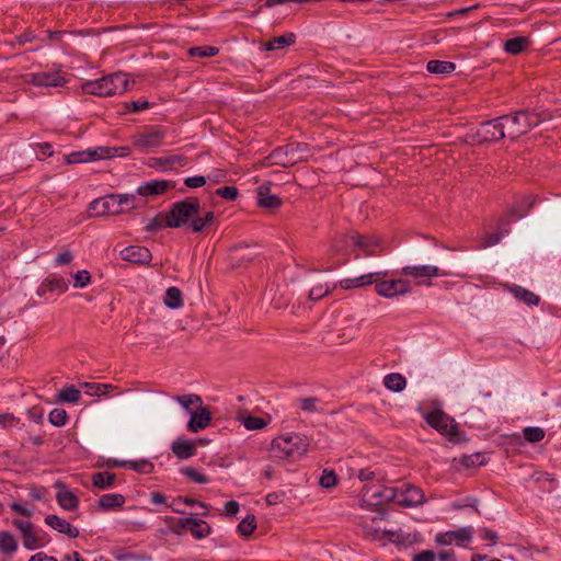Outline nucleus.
I'll return each instance as SVG.
<instances>
[{
	"label": "nucleus",
	"mask_w": 561,
	"mask_h": 561,
	"mask_svg": "<svg viewBox=\"0 0 561 561\" xmlns=\"http://www.w3.org/2000/svg\"><path fill=\"white\" fill-rule=\"evenodd\" d=\"M141 202L135 194H111L101 198L93 199L89 204V215L92 217L114 216L125 210L139 207Z\"/></svg>",
	"instance_id": "f257e3e1"
},
{
	"label": "nucleus",
	"mask_w": 561,
	"mask_h": 561,
	"mask_svg": "<svg viewBox=\"0 0 561 561\" xmlns=\"http://www.w3.org/2000/svg\"><path fill=\"white\" fill-rule=\"evenodd\" d=\"M309 447V440L300 434L282 435L272 440L273 456L287 461H296L302 457Z\"/></svg>",
	"instance_id": "f03ea898"
},
{
	"label": "nucleus",
	"mask_w": 561,
	"mask_h": 561,
	"mask_svg": "<svg viewBox=\"0 0 561 561\" xmlns=\"http://www.w3.org/2000/svg\"><path fill=\"white\" fill-rule=\"evenodd\" d=\"M129 78L124 72H114L98 80H90L82 84L85 94L98 96H112L128 90Z\"/></svg>",
	"instance_id": "7ed1b4c3"
},
{
	"label": "nucleus",
	"mask_w": 561,
	"mask_h": 561,
	"mask_svg": "<svg viewBox=\"0 0 561 561\" xmlns=\"http://www.w3.org/2000/svg\"><path fill=\"white\" fill-rule=\"evenodd\" d=\"M309 148L305 142H290L285 146L274 149L263 160V165H280L283 168H290L295 164L306 161L308 159Z\"/></svg>",
	"instance_id": "20e7f679"
},
{
	"label": "nucleus",
	"mask_w": 561,
	"mask_h": 561,
	"mask_svg": "<svg viewBox=\"0 0 561 561\" xmlns=\"http://www.w3.org/2000/svg\"><path fill=\"white\" fill-rule=\"evenodd\" d=\"M507 137L516 139L537 127L545 118L541 114L529 111H517L512 114L502 115Z\"/></svg>",
	"instance_id": "39448f33"
},
{
	"label": "nucleus",
	"mask_w": 561,
	"mask_h": 561,
	"mask_svg": "<svg viewBox=\"0 0 561 561\" xmlns=\"http://www.w3.org/2000/svg\"><path fill=\"white\" fill-rule=\"evenodd\" d=\"M201 211V203L197 197H187L184 201L175 202L171 205L164 216V225L169 228H180L188 226L192 217Z\"/></svg>",
	"instance_id": "423d86ee"
},
{
	"label": "nucleus",
	"mask_w": 561,
	"mask_h": 561,
	"mask_svg": "<svg viewBox=\"0 0 561 561\" xmlns=\"http://www.w3.org/2000/svg\"><path fill=\"white\" fill-rule=\"evenodd\" d=\"M427 424L450 442H457L458 426L447 413L440 409H434L425 415Z\"/></svg>",
	"instance_id": "0eeeda50"
},
{
	"label": "nucleus",
	"mask_w": 561,
	"mask_h": 561,
	"mask_svg": "<svg viewBox=\"0 0 561 561\" xmlns=\"http://www.w3.org/2000/svg\"><path fill=\"white\" fill-rule=\"evenodd\" d=\"M165 134L160 127H154L133 136V147L140 151H148L162 145Z\"/></svg>",
	"instance_id": "6e6552de"
},
{
	"label": "nucleus",
	"mask_w": 561,
	"mask_h": 561,
	"mask_svg": "<svg viewBox=\"0 0 561 561\" xmlns=\"http://www.w3.org/2000/svg\"><path fill=\"white\" fill-rule=\"evenodd\" d=\"M478 136L483 142H493L507 136L502 116L481 123Z\"/></svg>",
	"instance_id": "1a4fd4ad"
},
{
	"label": "nucleus",
	"mask_w": 561,
	"mask_h": 561,
	"mask_svg": "<svg viewBox=\"0 0 561 561\" xmlns=\"http://www.w3.org/2000/svg\"><path fill=\"white\" fill-rule=\"evenodd\" d=\"M374 284L377 294L386 298L404 295L411 290L410 283L407 279L401 278L391 280L379 278L378 280L374 282Z\"/></svg>",
	"instance_id": "9d476101"
},
{
	"label": "nucleus",
	"mask_w": 561,
	"mask_h": 561,
	"mask_svg": "<svg viewBox=\"0 0 561 561\" xmlns=\"http://www.w3.org/2000/svg\"><path fill=\"white\" fill-rule=\"evenodd\" d=\"M348 243L363 250L365 256L379 255L382 252L381 241L377 237L353 232L348 236Z\"/></svg>",
	"instance_id": "9b49d317"
},
{
	"label": "nucleus",
	"mask_w": 561,
	"mask_h": 561,
	"mask_svg": "<svg viewBox=\"0 0 561 561\" xmlns=\"http://www.w3.org/2000/svg\"><path fill=\"white\" fill-rule=\"evenodd\" d=\"M472 539V529L470 527H462L457 530H449L446 533H439L436 535V542L449 546L457 545L459 547H466Z\"/></svg>",
	"instance_id": "f8f14e48"
},
{
	"label": "nucleus",
	"mask_w": 561,
	"mask_h": 561,
	"mask_svg": "<svg viewBox=\"0 0 561 561\" xmlns=\"http://www.w3.org/2000/svg\"><path fill=\"white\" fill-rule=\"evenodd\" d=\"M175 187V182L170 180H151L137 188L140 196H158L162 195L171 188Z\"/></svg>",
	"instance_id": "ddd939ff"
},
{
	"label": "nucleus",
	"mask_w": 561,
	"mask_h": 561,
	"mask_svg": "<svg viewBox=\"0 0 561 561\" xmlns=\"http://www.w3.org/2000/svg\"><path fill=\"white\" fill-rule=\"evenodd\" d=\"M388 271H380L375 273H368L365 275H360L358 277L354 278H344L340 282V286L343 289H354L364 287L370 284H374V282L378 280L379 278H386L388 276Z\"/></svg>",
	"instance_id": "4468645a"
},
{
	"label": "nucleus",
	"mask_w": 561,
	"mask_h": 561,
	"mask_svg": "<svg viewBox=\"0 0 561 561\" xmlns=\"http://www.w3.org/2000/svg\"><path fill=\"white\" fill-rule=\"evenodd\" d=\"M110 149L98 147L92 150L72 152L67 157L68 163L90 162L98 159H107Z\"/></svg>",
	"instance_id": "2eb2a0df"
},
{
	"label": "nucleus",
	"mask_w": 561,
	"mask_h": 561,
	"mask_svg": "<svg viewBox=\"0 0 561 561\" xmlns=\"http://www.w3.org/2000/svg\"><path fill=\"white\" fill-rule=\"evenodd\" d=\"M121 256L124 261L136 263V264H146L152 257L149 249L146 247H141V245L126 247L124 250H122Z\"/></svg>",
	"instance_id": "dca6fc26"
},
{
	"label": "nucleus",
	"mask_w": 561,
	"mask_h": 561,
	"mask_svg": "<svg viewBox=\"0 0 561 561\" xmlns=\"http://www.w3.org/2000/svg\"><path fill=\"white\" fill-rule=\"evenodd\" d=\"M255 248V245L250 244L234 245L230 250V259L238 266L248 264L252 262L257 255Z\"/></svg>",
	"instance_id": "f3484780"
},
{
	"label": "nucleus",
	"mask_w": 561,
	"mask_h": 561,
	"mask_svg": "<svg viewBox=\"0 0 561 561\" xmlns=\"http://www.w3.org/2000/svg\"><path fill=\"white\" fill-rule=\"evenodd\" d=\"M45 524L60 534L67 535L69 538H77L79 529L72 526L68 520L55 515L48 514L45 517Z\"/></svg>",
	"instance_id": "a211bd4d"
},
{
	"label": "nucleus",
	"mask_w": 561,
	"mask_h": 561,
	"mask_svg": "<svg viewBox=\"0 0 561 561\" xmlns=\"http://www.w3.org/2000/svg\"><path fill=\"white\" fill-rule=\"evenodd\" d=\"M32 82L38 87H61L66 79L60 71H43L32 75Z\"/></svg>",
	"instance_id": "6ab92c4d"
},
{
	"label": "nucleus",
	"mask_w": 561,
	"mask_h": 561,
	"mask_svg": "<svg viewBox=\"0 0 561 561\" xmlns=\"http://www.w3.org/2000/svg\"><path fill=\"white\" fill-rule=\"evenodd\" d=\"M535 205V198L533 196H525L516 205H514L506 214L505 225L510 226V224L515 220L523 218L527 215L530 208Z\"/></svg>",
	"instance_id": "aec40b11"
},
{
	"label": "nucleus",
	"mask_w": 561,
	"mask_h": 561,
	"mask_svg": "<svg viewBox=\"0 0 561 561\" xmlns=\"http://www.w3.org/2000/svg\"><path fill=\"white\" fill-rule=\"evenodd\" d=\"M424 494L422 490L414 485H409L399 493L397 504L400 506L411 507L423 503Z\"/></svg>",
	"instance_id": "412c9836"
},
{
	"label": "nucleus",
	"mask_w": 561,
	"mask_h": 561,
	"mask_svg": "<svg viewBox=\"0 0 561 561\" xmlns=\"http://www.w3.org/2000/svg\"><path fill=\"white\" fill-rule=\"evenodd\" d=\"M257 205L261 208L274 210L283 205V201L279 196L271 194L270 186L261 185L257 188Z\"/></svg>",
	"instance_id": "4be33fe9"
},
{
	"label": "nucleus",
	"mask_w": 561,
	"mask_h": 561,
	"mask_svg": "<svg viewBox=\"0 0 561 561\" xmlns=\"http://www.w3.org/2000/svg\"><path fill=\"white\" fill-rule=\"evenodd\" d=\"M59 488L56 499L58 504L66 511H73L79 506V497L71 491L67 490L64 484L56 483Z\"/></svg>",
	"instance_id": "5701e85b"
},
{
	"label": "nucleus",
	"mask_w": 561,
	"mask_h": 561,
	"mask_svg": "<svg viewBox=\"0 0 561 561\" xmlns=\"http://www.w3.org/2000/svg\"><path fill=\"white\" fill-rule=\"evenodd\" d=\"M171 448L179 459H188L196 455V444L182 437L174 440Z\"/></svg>",
	"instance_id": "b1692460"
},
{
	"label": "nucleus",
	"mask_w": 561,
	"mask_h": 561,
	"mask_svg": "<svg viewBox=\"0 0 561 561\" xmlns=\"http://www.w3.org/2000/svg\"><path fill=\"white\" fill-rule=\"evenodd\" d=\"M211 422L210 412L205 408H199L198 411L194 412L191 420L187 423V430L197 433L201 430L207 427Z\"/></svg>",
	"instance_id": "393cba45"
},
{
	"label": "nucleus",
	"mask_w": 561,
	"mask_h": 561,
	"mask_svg": "<svg viewBox=\"0 0 561 561\" xmlns=\"http://www.w3.org/2000/svg\"><path fill=\"white\" fill-rule=\"evenodd\" d=\"M402 273L414 278H432L440 275L438 267L433 265H408L402 268Z\"/></svg>",
	"instance_id": "a878e982"
},
{
	"label": "nucleus",
	"mask_w": 561,
	"mask_h": 561,
	"mask_svg": "<svg viewBox=\"0 0 561 561\" xmlns=\"http://www.w3.org/2000/svg\"><path fill=\"white\" fill-rule=\"evenodd\" d=\"M46 290L64 294L68 290V280L61 276L51 275L42 283L38 295H43Z\"/></svg>",
	"instance_id": "bb28decb"
},
{
	"label": "nucleus",
	"mask_w": 561,
	"mask_h": 561,
	"mask_svg": "<svg viewBox=\"0 0 561 561\" xmlns=\"http://www.w3.org/2000/svg\"><path fill=\"white\" fill-rule=\"evenodd\" d=\"M23 546L27 550H35L42 548L47 545L48 540L37 533L34 528V525L22 536Z\"/></svg>",
	"instance_id": "cd10ccee"
},
{
	"label": "nucleus",
	"mask_w": 561,
	"mask_h": 561,
	"mask_svg": "<svg viewBox=\"0 0 561 561\" xmlns=\"http://www.w3.org/2000/svg\"><path fill=\"white\" fill-rule=\"evenodd\" d=\"M185 522L188 524L187 530H190L193 537L196 539H203L207 537L211 531L209 524L203 519L186 517Z\"/></svg>",
	"instance_id": "c85d7f7f"
},
{
	"label": "nucleus",
	"mask_w": 561,
	"mask_h": 561,
	"mask_svg": "<svg viewBox=\"0 0 561 561\" xmlns=\"http://www.w3.org/2000/svg\"><path fill=\"white\" fill-rule=\"evenodd\" d=\"M125 503V496L118 493L103 494L99 499V506L103 511L121 508Z\"/></svg>",
	"instance_id": "c756f323"
},
{
	"label": "nucleus",
	"mask_w": 561,
	"mask_h": 561,
	"mask_svg": "<svg viewBox=\"0 0 561 561\" xmlns=\"http://www.w3.org/2000/svg\"><path fill=\"white\" fill-rule=\"evenodd\" d=\"M296 35L294 33H286L284 35L274 37L273 39L268 41L264 44L265 50H275V49H282L285 47H288L293 44H295Z\"/></svg>",
	"instance_id": "7c9ffc66"
},
{
	"label": "nucleus",
	"mask_w": 561,
	"mask_h": 561,
	"mask_svg": "<svg viewBox=\"0 0 561 561\" xmlns=\"http://www.w3.org/2000/svg\"><path fill=\"white\" fill-rule=\"evenodd\" d=\"M511 291L515 298H517L520 301H524L528 306H537L540 301L538 295L522 286L516 285L511 289Z\"/></svg>",
	"instance_id": "2f4dec72"
},
{
	"label": "nucleus",
	"mask_w": 561,
	"mask_h": 561,
	"mask_svg": "<svg viewBox=\"0 0 561 561\" xmlns=\"http://www.w3.org/2000/svg\"><path fill=\"white\" fill-rule=\"evenodd\" d=\"M426 69L431 73L446 76L455 71L456 65L451 61L430 60L426 65Z\"/></svg>",
	"instance_id": "473e14b6"
},
{
	"label": "nucleus",
	"mask_w": 561,
	"mask_h": 561,
	"mask_svg": "<svg viewBox=\"0 0 561 561\" xmlns=\"http://www.w3.org/2000/svg\"><path fill=\"white\" fill-rule=\"evenodd\" d=\"M163 302L171 309L181 308L183 306L182 291L175 286L169 287L165 290Z\"/></svg>",
	"instance_id": "72a5a7b5"
},
{
	"label": "nucleus",
	"mask_w": 561,
	"mask_h": 561,
	"mask_svg": "<svg viewBox=\"0 0 561 561\" xmlns=\"http://www.w3.org/2000/svg\"><path fill=\"white\" fill-rule=\"evenodd\" d=\"M383 385L387 389L391 391L400 392L405 388L407 380L401 374L391 373L385 376Z\"/></svg>",
	"instance_id": "f704fd0d"
},
{
	"label": "nucleus",
	"mask_w": 561,
	"mask_h": 561,
	"mask_svg": "<svg viewBox=\"0 0 561 561\" xmlns=\"http://www.w3.org/2000/svg\"><path fill=\"white\" fill-rule=\"evenodd\" d=\"M116 480V474L103 471V472H95L92 474V483L95 488L105 490L111 488Z\"/></svg>",
	"instance_id": "c9c22d12"
},
{
	"label": "nucleus",
	"mask_w": 561,
	"mask_h": 561,
	"mask_svg": "<svg viewBox=\"0 0 561 561\" xmlns=\"http://www.w3.org/2000/svg\"><path fill=\"white\" fill-rule=\"evenodd\" d=\"M18 550V541L9 531H0V551L4 554H12Z\"/></svg>",
	"instance_id": "e433bc0d"
},
{
	"label": "nucleus",
	"mask_w": 561,
	"mask_h": 561,
	"mask_svg": "<svg viewBox=\"0 0 561 561\" xmlns=\"http://www.w3.org/2000/svg\"><path fill=\"white\" fill-rule=\"evenodd\" d=\"M80 398L81 392L75 386L62 388L56 396L57 401L66 403H77Z\"/></svg>",
	"instance_id": "4c0bfd02"
},
{
	"label": "nucleus",
	"mask_w": 561,
	"mask_h": 561,
	"mask_svg": "<svg viewBox=\"0 0 561 561\" xmlns=\"http://www.w3.org/2000/svg\"><path fill=\"white\" fill-rule=\"evenodd\" d=\"M82 388L89 396L101 397L107 394L110 390L115 388V386L112 383L84 382L82 383Z\"/></svg>",
	"instance_id": "58836bf2"
},
{
	"label": "nucleus",
	"mask_w": 561,
	"mask_h": 561,
	"mask_svg": "<svg viewBox=\"0 0 561 561\" xmlns=\"http://www.w3.org/2000/svg\"><path fill=\"white\" fill-rule=\"evenodd\" d=\"M529 44L527 37H514L507 39L504 44V50L511 55H517L522 53Z\"/></svg>",
	"instance_id": "ea45409f"
},
{
	"label": "nucleus",
	"mask_w": 561,
	"mask_h": 561,
	"mask_svg": "<svg viewBox=\"0 0 561 561\" xmlns=\"http://www.w3.org/2000/svg\"><path fill=\"white\" fill-rule=\"evenodd\" d=\"M507 227L508 226L505 225V219H501L500 230L497 232L486 234L483 241V247L488 248L499 243L504 236L508 234L510 230Z\"/></svg>",
	"instance_id": "a19ab883"
},
{
	"label": "nucleus",
	"mask_w": 561,
	"mask_h": 561,
	"mask_svg": "<svg viewBox=\"0 0 561 561\" xmlns=\"http://www.w3.org/2000/svg\"><path fill=\"white\" fill-rule=\"evenodd\" d=\"M371 497L376 500L375 504H382L391 501L397 503L399 493L393 488H383L381 491L374 492Z\"/></svg>",
	"instance_id": "79ce46f5"
},
{
	"label": "nucleus",
	"mask_w": 561,
	"mask_h": 561,
	"mask_svg": "<svg viewBox=\"0 0 561 561\" xmlns=\"http://www.w3.org/2000/svg\"><path fill=\"white\" fill-rule=\"evenodd\" d=\"M176 503H184L186 505H190V506H194V505H197L204 510L207 511V505L198 500H195V499H192V497H188V496H178V497H174L172 503L167 505L168 507H170L173 512L178 513V514H185V511L182 510L181 507H176Z\"/></svg>",
	"instance_id": "37998d69"
},
{
	"label": "nucleus",
	"mask_w": 561,
	"mask_h": 561,
	"mask_svg": "<svg viewBox=\"0 0 561 561\" xmlns=\"http://www.w3.org/2000/svg\"><path fill=\"white\" fill-rule=\"evenodd\" d=\"M219 53V48L215 46H195L188 49V55L192 57H214Z\"/></svg>",
	"instance_id": "c03bdc74"
},
{
	"label": "nucleus",
	"mask_w": 561,
	"mask_h": 561,
	"mask_svg": "<svg viewBox=\"0 0 561 561\" xmlns=\"http://www.w3.org/2000/svg\"><path fill=\"white\" fill-rule=\"evenodd\" d=\"M523 434L528 443H539L546 436L543 428L538 426H527L523 430Z\"/></svg>",
	"instance_id": "a18cd8bd"
},
{
	"label": "nucleus",
	"mask_w": 561,
	"mask_h": 561,
	"mask_svg": "<svg viewBox=\"0 0 561 561\" xmlns=\"http://www.w3.org/2000/svg\"><path fill=\"white\" fill-rule=\"evenodd\" d=\"M256 528V520L254 515H248L238 525V533L241 536L249 537Z\"/></svg>",
	"instance_id": "49530a36"
},
{
	"label": "nucleus",
	"mask_w": 561,
	"mask_h": 561,
	"mask_svg": "<svg viewBox=\"0 0 561 561\" xmlns=\"http://www.w3.org/2000/svg\"><path fill=\"white\" fill-rule=\"evenodd\" d=\"M48 420L51 425L56 427L64 426L68 421V414L66 410L60 408H55L49 412Z\"/></svg>",
	"instance_id": "de8ad7c7"
},
{
	"label": "nucleus",
	"mask_w": 561,
	"mask_h": 561,
	"mask_svg": "<svg viewBox=\"0 0 561 561\" xmlns=\"http://www.w3.org/2000/svg\"><path fill=\"white\" fill-rule=\"evenodd\" d=\"M153 463L147 459L138 461L128 460V468L139 473H151L153 471Z\"/></svg>",
	"instance_id": "09e8293b"
},
{
	"label": "nucleus",
	"mask_w": 561,
	"mask_h": 561,
	"mask_svg": "<svg viewBox=\"0 0 561 561\" xmlns=\"http://www.w3.org/2000/svg\"><path fill=\"white\" fill-rule=\"evenodd\" d=\"M181 472L187 477L188 479H191L192 481L196 482V483H199V484H205V483H208L209 482V479L207 476H205L204 473L199 472L198 470H196L195 468L193 467H185V468H182L181 469Z\"/></svg>",
	"instance_id": "8fccbe9b"
},
{
	"label": "nucleus",
	"mask_w": 561,
	"mask_h": 561,
	"mask_svg": "<svg viewBox=\"0 0 561 561\" xmlns=\"http://www.w3.org/2000/svg\"><path fill=\"white\" fill-rule=\"evenodd\" d=\"M159 164L164 165L167 168H172L178 164L180 167H184L187 163V159L181 154H173L165 158L154 159Z\"/></svg>",
	"instance_id": "3c124183"
},
{
	"label": "nucleus",
	"mask_w": 561,
	"mask_h": 561,
	"mask_svg": "<svg viewBox=\"0 0 561 561\" xmlns=\"http://www.w3.org/2000/svg\"><path fill=\"white\" fill-rule=\"evenodd\" d=\"M297 401H298L301 410H304L306 412H309V413L320 412V409L318 408V402H319L318 398H313V397L299 398Z\"/></svg>",
	"instance_id": "603ef678"
},
{
	"label": "nucleus",
	"mask_w": 561,
	"mask_h": 561,
	"mask_svg": "<svg viewBox=\"0 0 561 561\" xmlns=\"http://www.w3.org/2000/svg\"><path fill=\"white\" fill-rule=\"evenodd\" d=\"M186 518L167 517L165 522L169 523V528L173 534L181 535L183 530L187 529L188 524Z\"/></svg>",
	"instance_id": "864d4df0"
},
{
	"label": "nucleus",
	"mask_w": 561,
	"mask_h": 561,
	"mask_svg": "<svg viewBox=\"0 0 561 561\" xmlns=\"http://www.w3.org/2000/svg\"><path fill=\"white\" fill-rule=\"evenodd\" d=\"M164 216L165 213H159L156 217H153L145 227V230L148 232H157L161 230L163 227H167L164 225Z\"/></svg>",
	"instance_id": "5fc2aeb1"
},
{
	"label": "nucleus",
	"mask_w": 561,
	"mask_h": 561,
	"mask_svg": "<svg viewBox=\"0 0 561 561\" xmlns=\"http://www.w3.org/2000/svg\"><path fill=\"white\" fill-rule=\"evenodd\" d=\"M175 400L186 410H190L192 405L201 403L202 399L197 394H184L175 397Z\"/></svg>",
	"instance_id": "6e6d98bb"
},
{
	"label": "nucleus",
	"mask_w": 561,
	"mask_h": 561,
	"mask_svg": "<svg viewBox=\"0 0 561 561\" xmlns=\"http://www.w3.org/2000/svg\"><path fill=\"white\" fill-rule=\"evenodd\" d=\"M216 195L228 201H234L238 197V188L236 186H222L216 190Z\"/></svg>",
	"instance_id": "4d7b16f0"
},
{
	"label": "nucleus",
	"mask_w": 561,
	"mask_h": 561,
	"mask_svg": "<svg viewBox=\"0 0 561 561\" xmlns=\"http://www.w3.org/2000/svg\"><path fill=\"white\" fill-rule=\"evenodd\" d=\"M330 293V288L328 285H318L310 289L309 298L310 300L318 301L321 298L325 297Z\"/></svg>",
	"instance_id": "13d9d810"
},
{
	"label": "nucleus",
	"mask_w": 561,
	"mask_h": 561,
	"mask_svg": "<svg viewBox=\"0 0 561 561\" xmlns=\"http://www.w3.org/2000/svg\"><path fill=\"white\" fill-rule=\"evenodd\" d=\"M243 424L248 430H252V431L261 430V428L265 427V425H266L265 421L262 417L253 416V415L247 416L244 419Z\"/></svg>",
	"instance_id": "bf43d9fd"
},
{
	"label": "nucleus",
	"mask_w": 561,
	"mask_h": 561,
	"mask_svg": "<svg viewBox=\"0 0 561 561\" xmlns=\"http://www.w3.org/2000/svg\"><path fill=\"white\" fill-rule=\"evenodd\" d=\"M337 482V478H336V474L334 473V471H323L321 478H320V485L322 488H325V489H330V488H333Z\"/></svg>",
	"instance_id": "052dcab7"
},
{
	"label": "nucleus",
	"mask_w": 561,
	"mask_h": 561,
	"mask_svg": "<svg viewBox=\"0 0 561 561\" xmlns=\"http://www.w3.org/2000/svg\"><path fill=\"white\" fill-rule=\"evenodd\" d=\"M91 282V274L85 271H78L75 275V287L83 288Z\"/></svg>",
	"instance_id": "680f3d73"
},
{
	"label": "nucleus",
	"mask_w": 561,
	"mask_h": 561,
	"mask_svg": "<svg viewBox=\"0 0 561 561\" xmlns=\"http://www.w3.org/2000/svg\"><path fill=\"white\" fill-rule=\"evenodd\" d=\"M184 184L190 188H198L206 184V179L203 175L188 176L184 180Z\"/></svg>",
	"instance_id": "e2e57ef3"
},
{
	"label": "nucleus",
	"mask_w": 561,
	"mask_h": 561,
	"mask_svg": "<svg viewBox=\"0 0 561 561\" xmlns=\"http://www.w3.org/2000/svg\"><path fill=\"white\" fill-rule=\"evenodd\" d=\"M150 107V103L148 101H131L125 103V108L129 112H140L142 110H147Z\"/></svg>",
	"instance_id": "0e129e2a"
},
{
	"label": "nucleus",
	"mask_w": 561,
	"mask_h": 561,
	"mask_svg": "<svg viewBox=\"0 0 561 561\" xmlns=\"http://www.w3.org/2000/svg\"><path fill=\"white\" fill-rule=\"evenodd\" d=\"M187 227L191 228L193 232H202L204 229L208 228L202 216L198 215L192 217V220Z\"/></svg>",
	"instance_id": "69168bd1"
},
{
	"label": "nucleus",
	"mask_w": 561,
	"mask_h": 561,
	"mask_svg": "<svg viewBox=\"0 0 561 561\" xmlns=\"http://www.w3.org/2000/svg\"><path fill=\"white\" fill-rule=\"evenodd\" d=\"M72 253L69 250H65L56 256L55 262L57 265H67L72 261Z\"/></svg>",
	"instance_id": "338daca9"
},
{
	"label": "nucleus",
	"mask_w": 561,
	"mask_h": 561,
	"mask_svg": "<svg viewBox=\"0 0 561 561\" xmlns=\"http://www.w3.org/2000/svg\"><path fill=\"white\" fill-rule=\"evenodd\" d=\"M413 561H435V553L431 550L422 551L414 556Z\"/></svg>",
	"instance_id": "774afa93"
}]
</instances>
